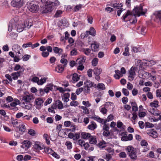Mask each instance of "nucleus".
<instances>
[{"instance_id":"nucleus-1","label":"nucleus","mask_w":161,"mask_h":161,"mask_svg":"<svg viewBox=\"0 0 161 161\" xmlns=\"http://www.w3.org/2000/svg\"><path fill=\"white\" fill-rule=\"evenodd\" d=\"M147 11V8L142 6V4H141L139 6L136 7L131 12L128 10L126 13L123 16L122 19L124 21H125V19L128 15H133L134 16L136 15L139 16L140 15H144Z\"/></svg>"},{"instance_id":"nucleus-2","label":"nucleus","mask_w":161,"mask_h":161,"mask_svg":"<svg viewBox=\"0 0 161 161\" xmlns=\"http://www.w3.org/2000/svg\"><path fill=\"white\" fill-rule=\"evenodd\" d=\"M41 2L45 5V8L42 11L43 13L51 12L55 6L59 4L57 0H41Z\"/></svg>"},{"instance_id":"nucleus-3","label":"nucleus","mask_w":161,"mask_h":161,"mask_svg":"<svg viewBox=\"0 0 161 161\" xmlns=\"http://www.w3.org/2000/svg\"><path fill=\"white\" fill-rule=\"evenodd\" d=\"M127 151V153L130 157L133 159H136L137 158L136 149L131 146H128L126 148Z\"/></svg>"},{"instance_id":"nucleus-4","label":"nucleus","mask_w":161,"mask_h":161,"mask_svg":"<svg viewBox=\"0 0 161 161\" xmlns=\"http://www.w3.org/2000/svg\"><path fill=\"white\" fill-rule=\"evenodd\" d=\"M21 144L20 147L22 148L26 149L29 148L32 145V143L28 140H25L21 143Z\"/></svg>"},{"instance_id":"nucleus-5","label":"nucleus","mask_w":161,"mask_h":161,"mask_svg":"<svg viewBox=\"0 0 161 161\" xmlns=\"http://www.w3.org/2000/svg\"><path fill=\"white\" fill-rule=\"evenodd\" d=\"M24 4L23 0H13L11 2V5L14 7L19 8Z\"/></svg>"},{"instance_id":"nucleus-6","label":"nucleus","mask_w":161,"mask_h":161,"mask_svg":"<svg viewBox=\"0 0 161 161\" xmlns=\"http://www.w3.org/2000/svg\"><path fill=\"white\" fill-rule=\"evenodd\" d=\"M135 70L136 68L133 67H132L129 70L128 78L130 81L133 80L136 76Z\"/></svg>"},{"instance_id":"nucleus-7","label":"nucleus","mask_w":161,"mask_h":161,"mask_svg":"<svg viewBox=\"0 0 161 161\" xmlns=\"http://www.w3.org/2000/svg\"><path fill=\"white\" fill-rule=\"evenodd\" d=\"M29 10L32 12H37L39 9V7L38 5L30 3V5L28 7Z\"/></svg>"},{"instance_id":"nucleus-8","label":"nucleus","mask_w":161,"mask_h":161,"mask_svg":"<svg viewBox=\"0 0 161 161\" xmlns=\"http://www.w3.org/2000/svg\"><path fill=\"white\" fill-rule=\"evenodd\" d=\"M14 25L15 28L17 31L20 32L22 31L25 26L22 21H20L18 23Z\"/></svg>"},{"instance_id":"nucleus-9","label":"nucleus","mask_w":161,"mask_h":161,"mask_svg":"<svg viewBox=\"0 0 161 161\" xmlns=\"http://www.w3.org/2000/svg\"><path fill=\"white\" fill-rule=\"evenodd\" d=\"M56 87H57V86H54L52 84H50L47 85L44 89V92L47 93L49 90L54 91L55 90Z\"/></svg>"},{"instance_id":"nucleus-10","label":"nucleus","mask_w":161,"mask_h":161,"mask_svg":"<svg viewBox=\"0 0 161 161\" xmlns=\"http://www.w3.org/2000/svg\"><path fill=\"white\" fill-rule=\"evenodd\" d=\"M91 47L92 50L93 52H97L99 50V44L96 42L92 44Z\"/></svg>"},{"instance_id":"nucleus-11","label":"nucleus","mask_w":161,"mask_h":161,"mask_svg":"<svg viewBox=\"0 0 161 161\" xmlns=\"http://www.w3.org/2000/svg\"><path fill=\"white\" fill-rule=\"evenodd\" d=\"M34 99L32 95H25L23 97V100L26 102H30L33 101Z\"/></svg>"},{"instance_id":"nucleus-12","label":"nucleus","mask_w":161,"mask_h":161,"mask_svg":"<svg viewBox=\"0 0 161 161\" xmlns=\"http://www.w3.org/2000/svg\"><path fill=\"white\" fill-rule=\"evenodd\" d=\"M43 102L44 101L42 98H38L36 99L35 102L37 106L36 108L38 109L40 108H41V106L43 103Z\"/></svg>"},{"instance_id":"nucleus-13","label":"nucleus","mask_w":161,"mask_h":161,"mask_svg":"<svg viewBox=\"0 0 161 161\" xmlns=\"http://www.w3.org/2000/svg\"><path fill=\"white\" fill-rule=\"evenodd\" d=\"M148 134L153 138H156L158 136V134L157 131L154 129H152L148 132Z\"/></svg>"},{"instance_id":"nucleus-14","label":"nucleus","mask_w":161,"mask_h":161,"mask_svg":"<svg viewBox=\"0 0 161 161\" xmlns=\"http://www.w3.org/2000/svg\"><path fill=\"white\" fill-rule=\"evenodd\" d=\"M86 59V57L85 56H82L77 60L76 61V64H83V63L85 62Z\"/></svg>"},{"instance_id":"nucleus-15","label":"nucleus","mask_w":161,"mask_h":161,"mask_svg":"<svg viewBox=\"0 0 161 161\" xmlns=\"http://www.w3.org/2000/svg\"><path fill=\"white\" fill-rule=\"evenodd\" d=\"M19 131L20 134H22L25 130L26 128L24 124H20L18 127Z\"/></svg>"},{"instance_id":"nucleus-16","label":"nucleus","mask_w":161,"mask_h":161,"mask_svg":"<svg viewBox=\"0 0 161 161\" xmlns=\"http://www.w3.org/2000/svg\"><path fill=\"white\" fill-rule=\"evenodd\" d=\"M91 134L89 133L82 132L81 134V137L84 139H87L90 138L91 136Z\"/></svg>"},{"instance_id":"nucleus-17","label":"nucleus","mask_w":161,"mask_h":161,"mask_svg":"<svg viewBox=\"0 0 161 161\" xmlns=\"http://www.w3.org/2000/svg\"><path fill=\"white\" fill-rule=\"evenodd\" d=\"M91 124L89 125L87 127V128L92 130H94L97 127L96 123L93 121L91 122Z\"/></svg>"},{"instance_id":"nucleus-18","label":"nucleus","mask_w":161,"mask_h":161,"mask_svg":"<svg viewBox=\"0 0 161 161\" xmlns=\"http://www.w3.org/2000/svg\"><path fill=\"white\" fill-rule=\"evenodd\" d=\"M11 123L14 128H16V129L15 130L16 131L18 130V127L20 123L18 122V120L16 119H12L11 120Z\"/></svg>"},{"instance_id":"nucleus-19","label":"nucleus","mask_w":161,"mask_h":161,"mask_svg":"<svg viewBox=\"0 0 161 161\" xmlns=\"http://www.w3.org/2000/svg\"><path fill=\"white\" fill-rule=\"evenodd\" d=\"M155 20L157 22H161V10L158 12L156 14Z\"/></svg>"},{"instance_id":"nucleus-20","label":"nucleus","mask_w":161,"mask_h":161,"mask_svg":"<svg viewBox=\"0 0 161 161\" xmlns=\"http://www.w3.org/2000/svg\"><path fill=\"white\" fill-rule=\"evenodd\" d=\"M115 71L116 74L114 75V77L116 79H118L123 76L119 70H116Z\"/></svg>"},{"instance_id":"nucleus-21","label":"nucleus","mask_w":161,"mask_h":161,"mask_svg":"<svg viewBox=\"0 0 161 161\" xmlns=\"http://www.w3.org/2000/svg\"><path fill=\"white\" fill-rule=\"evenodd\" d=\"M71 130L70 129H64L61 130H59L58 133V136L61 135V133H63L65 135H67L68 132Z\"/></svg>"},{"instance_id":"nucleus-22","label":"nucleus","mask_w":161,"mask_h":161,"mask_svg":"<svg viewBox=\"0 0 161 161\" xmlns=\"http://www.w3.org/2000/svg\"><path fill=\"white\" fill-rule=\"evenodd\" d=\"M69 97L70 94L69 93H65L64 94V96L62 97V98L64 102H67L69 100Z\"/></svg>"},{"instance_id":"nucleus-23","label":"nucleus","mask_w":161,"mask_h":161,"mask_svg":"<svg viewBox=\"0 0 161 161\" xmlns=\"http://www.w3.org/2000/svg\"><path fill=\"white\" fill-rule=\"evenodd\" d=\"M53 51L56 53H58L60 55L63 52V50L61 48H59L58 47H54L53 48Z\"/></svg>"},{"instance_id":"nucleus-24","label":"nucleus","mask_w":161,"mask_h":161,"mask_svg":"<svg viewBox=\"0 0 161 161\" xmlns=\"http://www.w3.org/2000/svg\"><path fill=\"white\" fill-rule=\"evenodd\" d=\"M80 77L77 73H75L72 75V79L73 82H75L80 80Z\"/></svg>"},{"instance_id":"nucleus-25","label":"nucleus","mask_w":161,"mask_h":161,"mask_svg":"<svg viewBox=\"0 0 161 161\" xmlns=\"http://www.w3.org/2000/svg\"><path fill=\"white\" fill-rule=\"evenodd\" d=\"M24 26L25 27H27L29 29L30 28L31 26L32 25V23L30 21L29 19H27L26 20L24 24Z\"/></svg>"},{"instance_id":"nucleus-26","label":"nucleus","mask_w":161,"mask_h":161,"mask_svg":"<svg viewBox=\"0 0 161 161\" xmlns=\"http://www.w3.org/2000/svg\"><path fill=\"white\" fill-rule=\"evenodd\" d=\"M64 67L63 65L62 64H59L58 65L57 67L56 68V71L58 72L61 73L62 72L64 69Z\"/></svg>"},{"instance_id":"nucleus-27","label":"nucleus","mask_w":161,"mask_h":161,"mask_svg":"<svg viewBox=\"0 0 161 161\" xmlns=\"http://www.w3.org/2000/svg\"><path fill=\"white\" fill-rule=\"evenodd\" d=\"M21 48V47L17 44H14L12 47V49L15 53L18 52Z\"/></svg>"},{"instance_id":"nucleus-28","label":"nucleus","mask_w":161,"mask_h":161,"mask_svg":"<svg viewBox=\"0 0 161 161\" xmlns=\"http://www.w3.org/2000/svg\"><path fill=\"white\" fill-rule=\"evenodd\" d=\"M55 105L57 106L59 109H61L63 108V103L62 102L59 100H57L56 101Z\"/></svg>"},{"instance_id":"nucleus-29","label":"nucleus","mask_w":161,"mask_h":161,"mask_svg":"<svg viewBox=\"0 0 161 161\" xmlns=\"http://www.w3.org/2000/svg\"><path fill=\"white\" fill-rule=\"evenodd\" d=\"M13 23V21H10L8 25V30L10 32L13 29H14L15 28L14 26L15 25Z\"/></svg>"},{"instance_id":"nucleus-30","label":"nucleus","mask_w":161,"mask_h":161,"mask_svg":"<svg viewBox=\"0 0 161 161\" xmlns=\"http://www.w3.org/2000/svg\"><path fill=\"white\" fill-rule=\"evenodd\" d=\"M89 142L91 144H96L97 142L96 137L91 136L89 139Z\"/></svg>"},{"instance_id":"nucleus-31","label":"nucleus","mask_w":161,"mask_h":161,"mask_svg":"<svg viewBox=\"0 0 161 161\" xmlns=\"http://www.w3.org/2000/svg\"><path fill=\"white\" fill-rule=\"evenodd\" d=\"M11 75L12 76V79L14 80H16L20 76V74L17 72L12 73Z\"/></svg>"},{"instance_id":"nucleus-32","label":"nucleus","mask_w":161,"mask_h":161,"mask_svg":"<svg viewBox=\"0 0 161 161\" xmlns=\"http://www.w3.org/2000/svg\"><path fill=\"white\" fill-rule=\"evenodd\" d=\"M142 78L145 79L146 78H148L152 76L151 74L147 72H144L142 75Z\"/></svg>"},{"instance_id":"nucleus-33","label":"nucleus","mask_w":161,"mask_h":161,"mask_svg":"<svg viewBox=\"0 0 161 161\" xmlns=\"http://www.w3.org/2000/svg\"><path fill=\"white\" fill-rule=\"evenodd\" d=\"M43 149L44 150V152L48 154H51V153L53 152V150L48 147H45L44 146Z\"/></svg>"},{"instance_id":"nucleus-34","label":"nucleus","mask_w":161,"mask_h":161,"mask_svg":"<svg viewBox=\"0 0 161 161\" xmlns=\"http://www.w3.org/2000/svg\"><path fill=\"white\" fill-rule=\"evenodd\" d=\"M47 79V78L44 77H42L41 79H39V81L38 82V85H42L44 83L46 82V80Z\"/></svg>"},{"instance_id":"nucleus-35","label":"nucleus","mask_w":161,"mask_h":161,"mask_svg":"<svg viewBox=\"0 0 161 161\" xmlns=\"http://www.w3.org/2000/svg\"><path fill=\"white\" fill-rule=\"evenodd\" d=\"M92 119L97 121L100 123H102L103 121L104 120L103 119H101L99 117L97 116H95L94 117H92Z\"/></svg>"},{"instance_id":"nucleus-36","label":"nucleus","mask_w":161,"mask_h":161,"mask_svg":"<svg viewBox=\"0 0 161 161\" xmlns=\"http://www.w3.org/2000/svg\"><path fill=\"white\" fill-rule=\"evenodd\" d=\"M102 71L101 69H98L97 67L94 68L93 70L94 74L95 75H100Z\"/></svg>"},{"instance_id":"nucleus-37","label":"nucleus","mask_w":161,"mask_h":161,"mask_svg":"<svg viewBox=\"0 0 161 161\" xmlns=\"http://www.w3.org/2000/svg\"><path fill=\"white\" fill-rule=\"evenodd\" d=\"M89 31L90 32V35L93 36H95L96 34V31L93 27H90Z\"/></svg>"},{"instance_id":"nucleus-38","label":"nucleus","mask_w":161,"mask_h":161,"mask_svg":"<svg viewBox=\"0 0 161 161\" xmlns=\"http://www.w3.org/2000/svg\"><path fill=\"white\" fill-rule=\"evenodd\" d=\"M82 51L85 55H88L91 53V50L89 48H83Z\"/></svg>"},{"instance_id":"nucleus-39","label":"nucleus","mask_w":161,"mask_h":161,"mask_svg":"<svg viewBox=\"0 0 161 161\" xmlns=\"http://www.w3.org/2000/svg\"><path fill=\"white\" fill-rule=\"evenodd\" d=\"M158 102L157 100H154L153 102L150 103V105L152 107L157 108L158 107Z\"/></svg>"},{"instance_id":"nucleus-40","label":"nucleus","mask_w":161,"mask_h":161,"mask_svg":"<svg viewBox=\"0 0 161 161\" xmlns=\"http://www.w3.org/2000/svg\"><path fill=\"white\" fill-rule=\"evenodd\" d=\"M84 84L86 85L85 86L88 87H92L93 86L92 83V82H91L90 80H86V81L85 82Z\"/></svg>"},{"instance_id":"nucleus-41","label":"nucleus","mask_w":161,"mask_h":161,"mask_svg":"<svg viewBox=\"0 0 161 161\" xmlns=\"http://www.w3.org/2000/svg\"><path fill=\"white\" fill-rule=\"evenodd\" d=\"M10 21H13V24L14 25H15L17 24L16 23H18L20 21H19V17L16 16L13 19L11 20Z\"/></svg>"},{"instance_id":"nucleus-42","label":"nucleus","mask_w":161,"mask_h":161,"mask_svg":"<svg viewBox=\"0 0 161 161\" xmlns=\"http://www.w3.org/2000/svg\"><path fill=\"white\" fill-rule=\"evenodd\" d=\"M17 104H16L14 102H12L10 103V107H14L13 108H12V109H11V110H14V111H16L18 110V108L17 107H16V106Z\"/></svg>"},{"instance_id":"nucleus-43","label":"nucleus","mask_w":161,"mask_h":161,"mask_svg":"<svg viewBox=\"0 0 161 161\" xmlns=\"http://www.w3.org/2000/svg\"><path fill=\"white\" fill-rule=\"evenodd\" d=\"M150 112L155 116H158L159 114L158 113V111L157 110V109H156L154 108H153L151 110Z\"/></svg>"},{"instance_id":"nucleus-44","label":"nucleus","mask_w":161,"mask_h":161,"mask_svg":"<svg viewBox=\"0 0 161 161\" xmlns=\"http://www.w3.org/2000/svg\"><path fill=\"white\" fill-rule=\"evenodd\" d=\"M97 87L99 89L102 90H104L105 88L104 85L102 83H98L97 85Z\"/></svg>"},{"instance_id":"nucleus-45","label":"nucleus","mask_w":161,"mask_h":161,"mask_svg":"<svg viewBox=\"0 0 161 161\" xmlns=\"http://www.w3.org/2000/svg\"><path fill=\"white\" fill-rule=\"evenodd\" d=\"M35 147L37 150H41L43 149L44 146L43 145L41 146L38 144L36 143L35 144Z\"/></svg>"},{"instance_id":"nucleus-46","label":"nucleus","mask_w":161,"mask_h":161,"mask_svg":"<svg viewBox=\"0 0 161 161\" xmlns=\"http://www.w3.org/2000/svg\"><path fill=\"white\" fill-rule=\"evenodd\" d=\"M32 46V43L31 42H26L24 44L22 45V47L24 48H25L27 47H31Z\"/></svg>"},{"instance_id":"nucleus-47","label":"nucleus","mask_w":161,"mask_h":161,"mask_svg":"<svg viewBox=\"0 0 161 161\" xmlns=\"http://www.w3.org/2000/svg\"><path fill=\"white\" fill-rule=\"evenodd\" d=\"M123 55L125 56L129 55V48L128 47H125V52L123 53Z\"/></svg>"},{"instance_id":"nucleus-48","label":"nucleus","mask_w":161,"mask_h":161,"mask_svg":"<svg viewBox=\"0 0 161 161\" xmlns=\"http://www.w3.org/2000/svg\"><path fill=\"white\" fill-rule=\"evenodd\" d=\"M82 7L81 4H79L76 5L74 8L73 10L74 12H77Z\"/></svg>"},{"instance_id":"nucleus-49","label":"nucleus","mask_w":161,"mask_h":161,"mask_svg":"<svg viewBox=\"0 0 161 161\" xmlns=\"http://www.w3.org/2000/svg\"><path fill=\"white\" fill-rule=\"evenodd\" d=\"M28 133L31 136H34L36 134L35 131L33 129H30L28 130Z\"/></svg>"},{"instance_id":"nucleus-50","label":"nucleus","mask_w":161,"mask_h":161,"mask_svg":"<svg viewBox=\"0 0 161 161\" xmlns=\"http://www.w3.org/2000/svg\"><path fill=\"white\" fill-rule=\"evenodd\" d=\"M15 53H16V55L21 57L23 55V50L21 48L18 51V52Z\"/></svg>"},{"instance_id":"nucleus-51","label":"nucleus","mask_w":161,"mask_h":161,"mask_svg":"<svg viewBox=\"0 0 161 161\" xmlns=\"http://www.w3.org/2000/svg\"><path fill=\"white\" fill-rule=\"evenodd\" d=\"M98 62V59L97 58H94L92 60V65L94 66H96Z\"/></svg>"},{"instance_id":"nucleus-52","label":"nucleus","mask_w":161,"mask_h":161,"mask_svg":"<svg viewBox=\"0 0 161 161\" xmlns=\"http://www.w3.org/2000/svg\"><path fill=\"white\" fill-rule=\"evenodd\" d=\"M60 62L62 64H64L63 65L64 66V67H65L66 66V65L67 64L68 61L66 59H65L64 58H62V59H61Z\"/></svg>"},{"instance_id":"nucleus-53","label":"nucleus","mask_w":161,"mask_h":161,"mask_svg":"<svg viewBox=\"0 0 161 161\" xmlns=\"http://www.w3.org/2000/svg\"><path fill=\"white\" fill-rule=\"evenodd\" d=\"M107 122V120H105L103 121V124H104V125L103 126V129L104 130L107 131L109 129V127L106 125V123Z\"/></svg>"},{"instance_id":"nucleus-54","label":"nucleus","mask_w":161,"mask_h":161,"mask_svg":"<svg viewBox=\"0 0 161 161\" xmlns=\"http://www.w3.org/2000/svg\"><path fill=\"white\" fill-rule=\"evenodd\" d=\"M31 57V55H30L25 54L22 57L23 61H25L28 60Z\"/></svg>"},{"instance_id":"nucleus-55","label":"nucleus","mask_w":161,"mask_h":161,"mask_svg":"<svg viewBox=\"0 0 161 161\" xmlns=\"http://www.w3.org/2000/svg\"><path fill=\"white\" fill-rule=\"evenodd\" d=\"M145 126V128H152L154 127V125L151 123L146 122Z\"/></svg>"},{"instance_id":"nucleus-56","label":"nucleus","mask_w":161,"mask_h":161,"mask_svg":"<svg viewBox=\"0 0 161 161\" xmlns=\"http://www.w3.org/2000/svg\"><path fill=\"white\" fill-rule=\"evenodd\" d=\"M79 105L78 102L75 100H73L70 103V105L71 106H77Z\"/></svg>"},{"instance_id":"nucleus-57","label":"nucleus","mask_w":161,"mask_h":161,"mask_svg":"<svg viewBox=\"0 0 161 161\" xmlns=\"http://www.w3.org/2000/svg\"><path fill=\"white\" fill-rule=\"evenodd\" d=\"M65 145L67 146L68 149H70L72 148V146L71 142H67L65 143Z\"/></svg>"},{"instance_id":"nucleus-58","label":"nucleus","mask_w":161,"mask_h":161,"mask_svg":"<svg viewBox=\"0 0 161 161\" xmlns=\"http://www.w3.org/2000/svg\"><path fill=\"white\" fill-rule=\"evenodd\" d=\"M77 54V49L74 48L71 50L70 52V55L71 56L76 55Z\"/></svg>"},{"instance_id":"nucleus-59","label":"nucleus","mask_w":161,"mask_h":161,"mask_svg":"<svg viewBox=\"0 0 161 161\" xmlns=\"http://www.w3.org/2000/svg\"><path fill=\"white\" fill-rule=\"evenodd\" d=\"M122 92L125 96H128L129 94V92L128 90L125 88H123L122 89Z\"/></svg>"},{"instance_id":"nucleus-60","label":"nucleus","mask_w":161,"mask_h":161,"mask_svg":"<svg viewBox=\"0 0 161 161\" xmlns=\"http://www.w3.org/2000/svg\"><path fill=\"white\" fill-rule=\"evenodd\" d=\"M80 137V135L79 133H75L74 135V138L73 140H76L78 139Z\"/></svg>"},{"instance_id":"nucleus-61","label":"nucleus","mask_w":161,"mask_h":161,"mask_svg":"<svg viewBox=\"0 0 161 161\" xmlns=\"http://www.w3.org/2000/svg\"><path fill=\"white\" fill-rule=\"evenodd\" d=\"M119 156L121 158H125L126 157V154L125 152H123L119 153Z\"/></svg>"},{"instance_id":"nucleus-62","label":"nucleus","mask_w":161,"mask_h":161,"mask_svg":"<svg viewBox=\"0 0 161 161\" xmlns=\"http://www.w3.org/2000/svg\"><path fill=\"white\" fill-rule=\"evenodd\" d=\"M147 157L151 158H154V153L153 151H150L149 153L147 154Z\"/></svg>"},{"instance_id":"nucleus-63","label":"nucleus","mask_w":161,"mask_h":161,"mask_svg":"<svg viewBox=\"0 0 161 161\" xmlns=\"http://www.w3.org/2000/svg\"><path fill=\"white\" fill-rule=\"evenodd\" d=\"M52 101V99L50 97L47 99L44 103L45 105H47V104L50 103Z\"/></svg>"},{"instance_id":"nucleus-64","label":"nucleus","mask_w":161,"mask_h":161,"mask_svg":"<svg viewBox=\"0 0 161 161\" xmlns=\"http://www.w3.org/2000/svg\"><path fill=\"white\" fill-rule=\"evenodd\" d=\"M31 158V156L27 155H25L23 158V160L24 161H26L28 160H29Z\"/></svg>"}]
</instances>
